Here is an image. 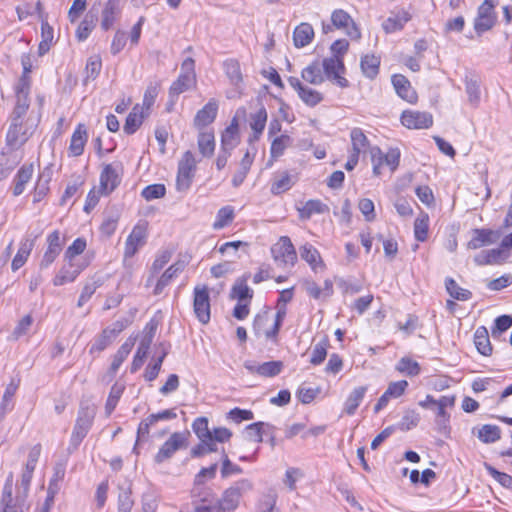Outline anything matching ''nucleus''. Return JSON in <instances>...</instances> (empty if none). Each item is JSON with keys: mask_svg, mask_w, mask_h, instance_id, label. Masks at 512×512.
<instances>
[{"mask_svg": "<svg viewBox=\"0 0 512 512\" xmlns=\"http://www.w3.org/2000/svg\"><path fill=\"white\" fill-rule=\"evenodd\" d=\"M323 71L326 77L334 81L335 84L341 88L349 86L348 80L342 76L345 73V66L342 58L329 57L325 58L322 62Z\"/></svg>", "mask_w": 512, "mask_h": 512, "instance_id": "9d476101", "label": "nucleus"}, {"mask_svg": "<svg viewBox=\"0 0 512 512\" xmlns=\"http://www.w3.org/2000/svg\"><path fill=\"white\" fill-rule=\"evenodd\" d=\"M120 13L121 9L118 0H107L101 12L100 26L102 30L108 31L111 29L120 16Z\"/></svg>", "mask_w": 512, "mask_h": 512, "instance_id": "aec40b11", "label": "nucleus"}, {"mask_svg": "<svg viewBox=\"0 0 512 512\" xmlns=\"http://www.w3.org/2000/svg\"><path fill=\"white\" fill-rule=\"evenodd\" d=\"M291 144L290 136L283 134L279 137H276L270 147L271 157L276 159L283 155L286 147Z\"/></svg>", "mask_w": 512, "mask_h": 512, "instance_id": "680f3d73", "label": "nucleus"}, {"mask_svg": "<svg viewBox=\"0 0 512 512\" xmlns=\"http://www.w3.org/2000/svg\"><path fill=\"white\" fill-rule=\"evenodd\" d=\"M238 137V120L234 117L230 125L225 129L221 136L222 150L232 151L237 145Z\"/></svg>", "mask_w": 512, "mask_h": 512, "instance_id": "72a5a7b5", "label": "nucleus"}, {"mask_svg": "<svg viewBox=\"0 0 512 512\" xmlns=\"http://www.w3.org/2000/svg\"><path fill=\"white\" fill-rule=\"evenodd\" d=\"M234 219V209L231 206L222 207L216 216V221L213 224V228L218 230L222 229L231 223Z\"/></svg>", "mask_w": 512, "mask_h": 512, "instance_id": "052dcab7", "label": "nucleus"}, {"mask_svg": "<svg viewBox=\"0 0 512 512\" xmlns=\"http://www.w3.org/2000/svg\"><path fill=\"white\" fill-rule=\"evenodd\" d=\"M367 392L366 386H359L354 388L351 393L348 395L345 404H344V411L348 415H353L357 408L359 407L360 403L364 399V396Z\"/></svg>", "mask_w": 512, "mask_h": 512, "instance_id": "c9c22d12", "label": "nucleus"}, {"mask_svg": "<svg viewBox=\"0 0 512 512\" xmlns=\"http://www.w3.org/2000/svg\"><path fill=\"white\" fill-rule=\"evenodd\" d=\"M410 15L406 11H401L389 16L383 23L382 27L386 33H393L403 29L404 25L410 20Z\"/></svg>", "mask_w": 512, "mask_h": 512, "instance_id": "473e14b6", "label": "nucleus"}, {"mask_svg": "<svg viewBox=\"0 0 512 512\" xmlns=\"http://www.w3.org/2000/svg\"><path fill=\"white\" fill-rule=\"evenodd\" d=\"M429 216L427 213H420L414 221V236L417 241L424 242L428 237Z\"/></svg>", "mask_w": 512, "mask_h": 512, "instance_id": "3c124183", "label": "nucleus"}, {"mask_svg": "<svg viewBox=\"0 0 512 512\" xmlns=\"http://www.w3.org/2000/svg\"><path fill=\"white\" fill-rule=\"evenodd\" d=\"M267 117V111L263 106H261L257 112L250 115V127L254 133L253 137L249 139L250 142L259 139L266 126Z\"/></svg>", "mask_w": 512, "mask_h": 512, "instance_id": "2f4dec72", "label": "nucleus"}, {"mask_svg": "<svg viewBox=\"0 0 512 512\" xmlns=\"http://www.w3.org/2000/svg\"><path fill=\"white\" fill-rule=\"evenodd\" d=\"M484 468L488 474L493 477L501 486L507 489L512 488V476L507 473L498 471L488 463H484Z\"/></svg>", "mask_w": 512, "mask_h": 512, "instance_id": "69168bd1", "label": "nucleus"}, {"mask_svg": "<svg viewBox=\"0 0 512 512\" xmlns=\"http://www.w3.org/2000/svg\"><path fill=\"white\" fill-rule=\"evenodd\" d=\"M185 442L186 436L184 433H173L155 455V462L162 463L170 459L176 451L185 445Z\"/></svg>", "mask_w": 512, "mask_h": 512, "instance_id": "9b49d317", "label": "nucleus"}, {"mask_svg": "<svg viewBox=\"0 0 512 512\" xmlns=\"http://www.w3.org/2000/svg\"><path fill=\"white\" fill-rule=\"evenodd\" d=\"M445 286L448 294L456 300L467 301L472 297L471 291L461 288L452 278L446 279Z\"/></svg>", "mask_w": 512, "mask_h": 512, "instance_id": "603ef678", "label": "nucleus"}, {"mask_svg": "<svg viewBox=\"0 0 512 512\" xmlns=\"http://www.w3.org/2000/svg\"><path fill=\"white\" fill-rule=\"evenodd\" d=\"M392 84L402 99L409 103H414L417 100L416 92L412 89L409 80L405 76L401 74L393 75Z\"/></svg>", "mask_w": 512, "mask_h": 512, "instance_id": "b1692460", "label": "nucleus"}, {"mask_svg": "<svg viewBox=\"0 0 512 512\" xmlns=\"http://www.w3.org/2000/svg\"><path fill=\"white\" fill-rule=\"evenodd\" d=\"M352 151L360 155L361 152H365L369 148V140L364 134L361 128L355 127L350 132Z\"/></svg>", "mask_w": 512, "mask_h": 512, "instance_id": "c03bdc74", "label": "nucleus"}, {"mask_svg": "<svg viewBox=\"0 0 512 512\" xmlns=\"http://www.w3.org/2000/svg\"><path fill=\"white\" fill-rule=\"evenodd\" d=\"M20 386V378L12 377L9 384L6 386L2 400L0 403V421L4 419L7 413L11 412L14 408V396Z\"/></svg>", "mask_w": 512, "mask_h": 512, "instance_id": "f3484780", "label": "nucleus"}, {"mask_svg": "<svg viewBox=\"0 0 512 512\" xmlns=\"http://www.w3.org/2000/svg\"><path fill=\"white\" fill-rule=\"evenodd\" d=\"M88 140L87 129L84 124L77 125L73 132L69 145V154L73 157H78L83 154L84 147Z\"/></svg>", "mask_w": 512, "mask_h": 512, "instance_id": "412c9836", "label": "nucleus"}, {"mask_svg": "<svg viewBox=\"0 0 512 512\" xmlns=\"http://www.w3.org/2000/svg\"><path fill=\"white\" fill-rule=\"evenodd\" d=\"M98 21V9L93 6L85 15L84 19L80 22L77 31L76 37L79 41L86 40L92 30L95 28L96 23Z\"/></svg>", "mask_w": 512, "mask_h": 512, "instance_id": "393cba45", "label": "nucleus"}, {"mask_svg": "<svg viewBox=\"0 0 512 512\" xmlns=\"http://www.w3.org/2000/svg\"><path fill=\"white\" fill-rule=\"evenodd\" d=\"M224 70L233 85H238L242 82V74L240 64L237 60L228 59L224 62Z\"/></svg>", "mask_w": 512, "mask_h": 512, "instance_id": "4d7b16f0", "label": "nucleus"}, {"mask_svg": "<svg viewBox=\"0 0 512 512\" xmlns=\"http://www.w3.org/2000/svg\"><path fill=\"white\" fill-rule=\"evenodd\" d=\"M95 417V411L90 407H82L78 412V417L71 435L70 445L77 448L82 440L88 434L93 420Z\"/></svg>", "mask_w": 512, "mask_h": 512, "instance_id": "423d86ee", "label": "nucleus"}, {"mask_svg": "<svg viewBox=\"0 0 512 512\" xmlns=\"http://www.w3.org/2000/svg\"><path fill=\"white\" fill-rule=\"evenodd\" d=\"M276 502V494H265L257 504V512H280V510L276 507Z\"/></svg>", "mask_w": 512, "mask_h": 512, "instance_id": "774afa93", "label": "nucleus"}, {"mask_svg": "<svg viewBox=\"0 0 512 512\" xmlns=\"http://www.w3.org/2000/svg\"><path fill=\"white\" fill-rule=\"evenodd\" d=\"M218 113V102L216 99H210L208 103L200 109L193 120L194 127L202 131L216 119Z\"/></svg>", "mask_w": 512, "mask_h": 512, "instance_id": "4468645a", "label": "nucleus"}, {"mask_svg": "<svg viewBox=\"0 0 512 512\" xmlns=\"http://www.w3.org/2000/svg\"><path fill=\"white\" fill-rule=\"evenodd\" d=\"M401 123L409 129H425L432 125L433 118L428 112L404 111L401 115Z\"/></svg>", "mask_w": 512, "mask_h": 512, "instance_id": "ddd939ff", "label": "nucleus"}, {"mask_svg": "<svg viewBox=\"0 0 512 512\" xmlns=\"http://www.w3.org/2000/svg\"><path fill=\"white\" fill-rule=\"evenodd\" d=\"M33 247H34L33 239L25 238L20 242L19 249L11 263L12 271H14V272L17 271L26 263Z\"/></svg>", "mask_w": 512, "mask_h": 512, "instance_id": "c85d7f7f", "label": "nucleus"}, {"mask_svg": "<svg viewBox=\"0 0 512 512\" xmlns=\"http://www.w3.org/2000/svg\"><path fill=\"white\" fill-rule=\"evenodd\" d=\"M478 439L483 443H494L501 437V430L496 425L485 424L477 432Z\"/></svg>", "mask_w": 512, "mask_h": 512, "instance_id": "8fccbe9b", "label": "nucleus"}, {"mask_svg": "<svg viewBox=\"0 0 512 512\" xmlns=\"http://www.w3.org/2000/svg\"><path fill=\"white\" fill-rule=\"evenodd\" d=\"M193 309L200 323L207 324L210 321V296L207 286L197 285L194 288Z\"/></svg>", "mask_w": 512, "mask_h": 512, "instance_id": "0eeeda50", "label": "nucleus"}, {"mask_svg": "<svg viewBox=\"0 0 512 512\" xmlns=\"http://www.w3.org/2000/svg\"><path fill=\"white\" fill-rule=\"evenodd\" d=\"M498 235L491 229H474L473 236L467 244L468 249L476 250L496 242Z\"/></svg>", "mask_w": 512, "mask_h": 512, "instance_id": "4be33fe9", "label": "nucleus"}, {"mask_svg": "<svg viewBox=\"0 0 512 512\" xmlns=\"http://www.w3.org/2000/svg\"><path fill=\"white\" fill-rule=\"evenodd\" d=\"M331 21L336 28H347L350 24H352L353 29L359 35L351 16L345 10H334L331 15Z\"/></svg>", "mask_w": 512, "mask_h": 512, "instance_id": "6e6d98bb", "label": "nucleus"}, {"mask_svg": "<svg viewBox=\"0 0 512 512\" xmlns=\"http://www.w3.org/2000/svg\"><path fill=\"white\" fill-rule=\"evenodd\" d=\"M18 163L19 159H17L16 156L2 152V156L0 158V181L7 178Z\"/></svg>", "mask_w": 512, "mask_h": 512, "instance_id": "13d9d810", "label": "nucleus"}, {"mask_svg": "<svg viewBox=\"0 0 512 512\" xmlns=\"http://www.w3.org/2000/svg\"><path fill=\"white\" fill-rule=\"evenodd\" d=\"M183 270V265L180 263L172 264L168 267L165 272L161 275V277L157 280V283L154 288V295H160L165 287H167L171 281L178 276L180 272Z\"/></svg>", "mask_w": 512, "mask_h": 512, "instance_id": "c756f323", "label": "nucleus"}, {"mask_svg": "<svg viewBox=\"0 0 512 512\" xmlns=\"http://www.w3.org/2000/svg\"><path fill=\"white\" fill-rule=\"evenodd\" d=\"M147 232L143 225H136L125 243V257H132L146 242Z\"/></svg>", "mask_w": 512, "mask_h": 512, "instance_id": "dca6fc26", "label": "nucleus"}, {"mask_svg": "<svg viewBox=\"0 0 512 512\" xmlns=\"http://www.w3.org/2000/svg\"><path fill=\"white\" fill-rule=\"evenodd\" d=\"M134 343L130 340L125 341L120 348L117 350L116 354L114 355L113 361L111 363L110 370L115 373L120 368L122 363L125 361V359L130 354Z\"/></svg>", "mask_w": 512, "mask_h": 512, "instance_id": "5fc2aeb1", "label": "nucleus"}, {"mask_svg": "<svg viewBox=\"0 0 512 512\" xmlns=\"http://www.w3.org/2000/svg\"><path fill=\"white\" fill-rule=\"evenodd\" d=\"M70 262L65 261V264L61 267L58 273L53 278L54 286H62L66 283H71L76 280L78 274L75 272Z\"/></svg>", "mask_w": 512, "mask_h": 512, "instance_id": "a18cd8bd", "label": "nucleus"}, {"mask_svg": "<svg viewBox=\"0 0 512 512\" xmlns=\"http://www.w3.org/2000/svg\"><path fill=\"white\" fill-rule=\"evenodd\" d=\"M30 88L31 80L29 76H21L15 85V106L10 115V126L6 134V144L11 150H16L25 144L33 135L37 123L28 121L27 129L23 133L16 132L18 121L22 116H26L30 106Z\"/></svg>", "mask_w": 512, "mask_h": 512, "instance_id": "f257e3e1", "label": "nucleus"}, {"mask_svg": "<svg viewBox=\"0 0 512 512\" xmlns=\"http://www.w3.org/2000/svg\"><path fill=\"white\" fill-rule=\"evenodd\" d=\"M33 165H23L14 177L13 195L19 196L25 190V185L31 180L33 175Z\"/></svg>", "mask_w": 512, "mask_h": 512, "instance_id": "7c9ffc66", "label": "nucleus"}, {"mask_svg": "<svg viewBox=\"0 0 512 512\" xmlns=\"http://www.w3.org/2000/svg\"><path fill=\"white\" fill-rule=\"evenodd\" d=\"M314 38V29L311 24L303 22L299 24L293 32V42L295 47L303 48L311 43Z\"/></svg>", "mask_w": 512, "mask_h": 512, "instance_id": "bb28decb", "label": "nucleus"}, {"mask_svg": "<svg viewBox=\"0 0 512 512\" xmlns=\"http://www.w3.org/2000/svg\"><path fill=\"white\" fill-rule=\"evenodd\" d=\"M301 76L306 82L319 85L323 83L324 76L318 62H313L302 70Z\"/></svg>", "mask_w": 512, "mask_h": 512, "instance_id": "de8ad7c7", "label": "nucleus"}, {"mask_svg": "<svg viewBox=\"0 0 512 512\" xmlns=\"http://www.w3.org/2000/svg\"><path fill=\"white\" fill-rule=\"evenodd\" d=\"M301 219L308 220L314 214H323L329 211V207L320 200H308L302 208L298 209Z\"/></svg>", "mask_w": 512, "mask_h": 512, "instance_id": "4c0bfd02", "label": "nucleus"}, {"mask_svg": "<svg viewBox=\"0 0 512 512\" xmlns=\"http://www.w3.org/2000/svg\"><path fill=\"white\" fill-rule=\"evenodd\" d=\"M369 151L374 175H380L384 165L388 166L392 172L399 166L401 154L398 148H390L385 154L377 146L371 147Z\"/></svg>", "mask_w": 512, "mask_h": 512, "instance_id": "20e7f679", "label": "nucleus"}, {"mask_svg": "<svg viewBox=\"0 0 512 512\" xmlns=\"http://www.w3.org/2000/svg\"><path fill=\"white\" fill-rule=\"evenodd\" d=\"M360 66L363 74L373 79L379 73L380 58L373 54H366L361 58Z\"/></svg>", "mask_w": 512, "mask_h": 512, "instance_id": "ea45409f", "label": "nucleus"}, {"mask_svg": "<svg viewBox=\"0 0 512 512\" xmlns=\"http://www.w3.org/2000/svg\"><path fill=\"white\" fill-rule=\"evenodd\" d=\"M198 149L203 157H211L215 150V138L213 132L200 131L198 135Z\"/></svg>", "mask_w": 512, "mask_h": 512, "instance_id": "79ce46f5", "label": "nucleus"}, {"mask_svg": "<svg viewBox=\"0 0 512 512\" xmlns=\"http://www.w3.org/2000/svg\"><path fill=\"white\" fill-rule=\"evenodd\" d=\"M0 505L1 512H24L29 508L27 497L18 493L2 495Z\"/></svg>", "mask_w": 512, "mask_h": 512, "instance_id": "6ab92c4d", "label": "nucleus"}, {"mask_svg": "<svg viewBox=\"0 0 512 512\" xmlns=\"http://www.w3.org/2000/svg\"><path fill=\"white\" fill-rule=\"evenodd\" d=\"M126 323L124 321H115L110 326L106 327L101 334H99L90 347V353H100L105 350L117 336L125 329Z\"/></svg>", "mask_w": 512, "mask_h": 512, "instance_id": "6e6552de", "label": "nucleus"}, {"mask_svg": "<svg viewBox=\"0 0 512 512\" xmlns=\"http://www.w3.org/2000/svg\"><path fill=\"white\" fill-rule=\"evenodd\" d=\"M288 82L306 105L314 107L323 100V96L320 92L306 87L297 77H289Z\"/></svg>", "mask_w": 512, "mask_h": 512, "instance_id": "f8f14e48", "label": "nucleus"}, {"mask_svg": "<svg viewBox=\"0 0 512 512\" xmlns=\"http://www.w3.org/2000/svg\"><path fill=\"white\" fill-rule=\"evenodd\" d=\"M271 255L278 267H293L297 261L296 250L288 236H282L271 247Z\"/></svg>", "mask_w": 512, "mask_h": 512, "instance_id": "7ed1b4c3", "label": "nucleus"}, {"mask_svg": "<svg viewBox=\"0 0 512 512\" xmlns=\"http://www.w3.org/2000/svg\"><path fill=\"white\" fill-rule=\"evenodd\" d=\"M474 344L480 354L490 356L492 354V345L489 340V334L484 326L478 327L474 334Z\"/></svg>", "mask_w": 512, "mask_h": 512, "instance_id": "e433bc0d", "label": "nucleus"}, {"mask_svg": "<svg viewBox=\"0 0 512 512\" xmlns=\"http://www.w3.org/2000/svg\"><path fill=\"white\" fill-rule=\"evenodd\" d=\"M195 84V73L183 74L181 73L177 80L174 81L170 87L171 95H179Z\"/></svg>", "mask_w": 512, "mask_h": 512, "instance_id": "49530a36", "label": "nucleus"}, {"mask_svg": "<svg viewBox=\"0 0 512 512\" xmlns=\"http://www.w3.org/2000/svg\"><path fill=\"white\" fill-rule=\"evenodd\" d=\"M218 501L225 512L235 510L240 504L239 497L230 488H227L223 492L222 497L220 499L218 498Z\"/></svg>", "mask_w": 512, "mask_h": 512, "instance_id": "0e129e2a", "label": "nucleus"}, {"mask_svg": "<svg viewBox=\"0 0 512 512\" xmlns=\"http://www.w3.org/2000/svg\"><path fill=\"white\" fill-rule=\"evenodd\" d=\"M102 68L101 58L97 55L91 56L88 58L86 67H85V77L84 84L86 85L89 81L95 80L99 75Z\"/></svg>", "mask_w": 512, "mask_h": 512, "instance_id": "864d4df0", "label": "nucleus"}, {"mask_svg": "<svg viewBox=\"0 0 512 512\" xmlns=\"http://www.w3.org/2000/svg\"><path fill=\"white\" fill-rule=\"evenodd\" d=\"M120 183L119 175L111 164L104 167L100 175V192L102 194L111 193Z\"/></svg>", "mask_w": 512, "mask_h": 512, "instance_id": "5701e85b", "label": "nucleus"}, {"mask_svg": "<svg viewBox=\"0 0 512 512\" xmlns=\"http://www.w3.org/2000/svg\"><path fill=\"white\" fill-rule=\"evenodd\" d=\"M247 279L248 276H243L235 282L231 290V298L238 299L240 302L252 299L253 292L247 285Z\"/></svg>", "mask_w": 512, "mask_h": 512, "instance_id": "37998d69", "label": "nucleus"}, {"mask_svg": "<svg viewBox=\"0 0 512 512\" xmlns=\"http://www.w3.org/2000/svg\"><path fill=\"white\" fill-rule=\"evenodd\" d=\"M147 116L148 113L143 111V107H141L139 104H136L126 117V121L123 126L124 132L128 135L134 134L141 126L144 118Z\"/></svg>", "mask_w": 512, "mask_h": 512, "instance_id": "a878e982", "label": "nucleus"}, {"mask_svg": "<svg viewBox=\"0 0 512 512\" xmlns=\"http://www.w3.org/2000/svg\"><path fill=\"white\" fill-rule=\"evenodd\" d=\"M474 260L478 265L499 264L504 260L503 251L501 249L482 251L475 256Z\"/></svg>", "mask_w": 512, "mask_h": 512, "instance_id": "09e8293b", "label": "nucleus"}, {"mask_svg": "<svg viewBox=\"0 0 512 512\" xmlns=\"http://www.w3.org/2000/svg\"><path fill=\"white\" fill-rule=\"evenodd\" d=\"M274 427L268 423L255 422L246 426V439L252 442L260 443L263 441V435H267Z\"/></svg>", "mask_w": 512, "mask_h": 512, "instance_id": "f704fd0d", "label": "nucleus"}, {"mask_svg": "<svg viewBox=\"0 0 512 512\" xmlns=\"http://www.w3.org/2000/svg\"><path fill=\"white\" fill-rule=\"evenodd\" d=\"M396 369L399 372L411 377L417 376L421 370L419 363L408 357L401 358L396 366Z\"/></svg>", "mask_w": 512, "mask_h": 512, "instance_id": "bf43d9fd", "label": "nucleus"}, {"mask_svg": "<svg viewBox=\"0 0 512 512\" xmlns=\"http://www.w3.org/2000/svg\"><path fill=\"white\" fill-rule=\"evenodd\" d=\"M420 421V415L415 410H407L404 412V415L401 421L398 423V428L401 431H408L418 425Z\"/></svg>", "mask_w": 512, "mask_h": 512, "instance_id": "338daca9", "label": "nucleus"}, {"mask_svg": "<svg viewBox=\"0 0 512 512\" xmlns=\"http://www.w3.org/2000/svg\"><path fill=\"white\" fill-rule=\"evenodd\" d=\"M244 367L251 373L262 377H275L281 373L284 364L282 361H269L257 364L254 361H246Z\"/></svg>", "mask_w": 512, "mask_h": 512, "instance_id": "2eb2a0df", "label": "nucleus"}, {"mask_svg": "<svg viewBox=\"0 0 512 512\" xmlns=\"http://www.w3.org/2000/svg\"><path fill=\"white\" fill-rule=\"evenodd\" d=\"M329 341L327 338L322 339L313 347L310 363L313 365L321 364L327 356V347Z\"/></svg>", "mask_w": 512, "mask_h": 512, "instance_id": "e2e57ef3", "label": "nucleus"}, {"mask_svg": "<svg viewBox=\"0 0 512 512\" xmlns=\"http://www.w3.org/2000/svg\"><path fill=\"white\" fill-rule=\"evenodd\" d=\"M465 91L468 95V100L471 105L476 107L480 101V81L477 77L472 75L465 76Z\"/></svg>", "mask_w": 512, "mask_h": 512, "instance_id": "a19ab883", "label": "nucleus"}, {"mask_svg": "<svg viewBox=\"0 0 512 512\" xmlns=\"http://www.w3.org/2000/svg\"><path fill=\"white\" fill-rule=\"evenodd\" d=\"M294 184L292 176L288 172H283L273 179L270 190L272 194L280 195L290 190Z\"/></svg>", "mask_w": 512, "mask_h": 512, "instance_id": "58836bf2", "label": "nucleus"}, {"mask_svg": "<svg viewBox=\"0 0 512 512\" xmlns=\"http://www.w3.org/2000/svg\"><path fill=\"white\" fill-rule=\"evenodd\" d=\"M191 497L194 509H196L197 505H210L218 500L216 494L210 487L196 482H194V486L191 490Z\"/></svg>", "mask_w": 512, "mask_h": 512, "instance_id": "a211bd4d", "label": "nucleus"}, {"mask_svg": "<svg viewBox=\"0 0 512 512\" xmlns=\"http://www.w3.org/2000/svg\"><path fill=\"white\" fill-rule=\"evenodd\" d=\"M207 417H197L192 423V430L199 439V443L191 449V456L202 457L212 452H218V444L228 442L233 433L226 427L210 429Z\"/></svg>", "mask_w": 512, "mask_h": 512, "instance_id": "f03ea898", "label": "nucleus"}, {"mask_svg": "<svg viewBox=\"0 0 512 512\" xmlns=\"http://www.w3.org/2000/svg\"><path fill=\"white\" fill-rule=\"evenodd\" d=\"M196 160L191 151H186L179 161L176 178V188L178 191H187L192 183L194 172L196 170Z\"/></svg>", "mask_w": 512, "mask_h": 512, "instance_id": "39448f33", "label": "nucleus"}, {"mask_svg": "<svg viewBox=\"0 0 512 512\" xmlns=\"http://www.w3.org/2000/svg\"><path fill=\"white\" fill-rule=\"evenodd\" d=\"M494 8L493 0H485L478 7L477 17L474 21V29L478 34L490 30L495 25L497 17Z\"/></svg>", "mask_w": 512, "mask_h": 512, "instance_id": "1a4fd4ad", "label": "nucleus"}, {"mask_svg": "<svg viewBox=\"0 0 512 512\" xmlns=\"http://www.w3.org/2000/svg\"><path fill=\"white\" fill-rule=\"evenodd\" d=\"M299 251L301 258L309 264L312 270L317 271L324 268L320 253L314 246L305 243L300 247Z\"/></svg>", "mask_w": 512, "mask_h": 512, "instance_id": "cd10ccee", "label": "nucleus"}]
</instances>
